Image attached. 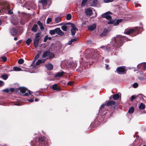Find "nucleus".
<instances>
[{
  "instance_id": "obj_1",
  "label": "nucleus",
  "mask_w": 146,
  "mask_h": 146,
  "mask_svg": "<svg viewBox=\"0 0 146 146\" xmlns=\"http://www.w3.org/2000/svg\"><path fill=\"white\" fill-rule=\"evenodd\" d=\"M124 37L122 36H117L112 38L110 44H108L106 46H102L100 48H104L105 51H108L110 50L111 45H112V46H115L117 47H119L122 45L123 42L124 41Z\"/></svg>"
},
{
  "instance_id": "obj_2",
  "label": "nucleus",
  "mask_w": 146,
  "mask_h": 146,
  "mask_svg": "<svg viewBox=\"0 0 146 146\" xmlns=\"http://www.w3.org/2000/svg\"><path fill=\"white\" fill-rule=\"evenodd\" d=\"M142 28L139 27H135L132 29H128L125 30L124 32L125 34L127 35H132L133 36L141 32Z\"/></svg>"
},
{
  "instance_id": "obj_3",
  "label": "nucleus",
  "mask_w": 146,
  "mask_h": 146,
  "mask_svg": "<svg viewBox=\"0 0 146 146\" xmlns=\"http://www.w3.org/2000/svg\"><path fill=\"white\" fill-rule=\"evenodd\" d=\"M47 0H40V5H39V8L41 9H46L50 6V5L48 3Z\"/></svg>"
},
{
  "instance_id": "obj_4",
  "label": "nucleus",
  "mask_w": 146,
  "mask_h": 146,
  "mask_svg": "<svg viewBox=\"0 0 146 146\" xmlns=\"http://www.w3.org/2000/svg\"><path fill=\"white\" fill-rule=\"evenodd\" d=\"M95 51L93 49H88L87 51H85L84 53L87 58H93L95 55Z\"/></svg>"
},
{
  "instance_id": "obj_5",
  "label": "nucleus",
  "mask_w": 146,
  "mask_h": 146,
  "mask_svg": "<svg viewBox=\"0 0 146 146\" xmlns=\"http://www.w3.org/2000/svg\"><path fill=\"white\" fill-rule=\"evenodd\" d=\"M54 56V54L53 53L50 52L48 51H44L42 56L43 58L47 57V59H50L51 58H53Z\"/></svg>"
},
{
  "instance_id": "obj_6",
  "label": "nucleus",
  "mask_w": 146,
  "mask_h": 146,
  "mask_svg": "<svg viewBox=\"0 0 146 146\" xmlns=\"http://www.w3.org/2000/svg\"><path fill=\"white\" fill-rule=\"evenodd\" d=\"M19 90L22 93H25V96H28L29 94H31L32 92L29 91L27 88L25 87H20L19 88Z\"/></svg>"
},
{
  "instance_id": "obj_7",
  "label": "nucleus",
  "mask_w": 146,
  "mask_h": 146,
  "mask_svg": "<svg viewBox=\"0 0 146 146\" xmlns=\"http://www.w3.org/2000/svg\"><path fill=\"white\" fill-rule=\"evenodd\" d=\"M116 71L117 73L119 74H123L126 73L125 69L123 66L118 67Z\"/></svg>"
},
{
  "instance_id": "obj_8",
  "label": "nucleus",
  "mask_w": 146,
  "mask_h": 146,
  "mask_svg": "<svg viewBox=\"0 0 146 146\" xmlns=\"http://www.w3.org/2000/svg\"><path fill=\"white\" fill-rule=\"evenodd\" d=\"M71 26L72 27L71 30V34L73 36L75 35L76 31H78V29L73 24H71Z\"/></svg>"
},
{
  "instance_id": "obj_9",
  "label": "nucleus",
  "mask_w": 146,
  "mask_h": 146,
  "mask_svg": "<svg viewBox=\"0 0 146 146\" xmlns=\"http://www.w3.org/2000/svg\"><path fill=\"white\" fill-rule=\"evenodd\" d=\"M110 12H108L105 13L103 14L102 15V17L103 18H105L108 19H111V17L109 13H110Z\"/></svg>"
},
{
  "instance_id": "obj_10",
  "label": "nucleus",
  "mask_w": 146,
  "mask_h": 146,
  "mask_svg": "<svg viewBox=\"0 0 146 146\" xmlns=\"http://www.w3.org/2000/svg\"><path fill=\"white\" fill-rule=\"evenodd\" d=\"M45 61L44 59H39L36 62V63L35 66L34 65L33 66V68L34 69L36 68H37L36 66H38L40 64L44 63Z\"/></svg>"
},
{
  "instance_id": "obj_11",
  "label": "nucleus",
  "mask_w": 146,
  "mask_h": 146,
  "mask_svg": "<svg viewBox=\"0 0 146 146\" xmlns=\"http://www.w3.org/2000/svg\"><path fill=\"white\" fill-rule=\"evenodd\" d=\"M142 66L143 67L144 70L146 69V62L142 63L139 64L137 66V68L139 69H141Z\"/></svg>"
},
{
  "instance_id": "obj_12",
  "label": "nucleus",
  "mask_w": 146,
  "mask_h": 146,
  "mask_svg": "<svg viewBox=\"0 0 146 146\" xmlns=\"http://www.w3.org/2000/svg\"><path fill=\"white\" fill-rule=\"evenodd\" d=\"M96 27V25L95 23H94L93 24L88 26V29L90 31H92L94 29H95Z\"/></svg>"
},
{
  "instance_id": "obj_13",
  "label": "nucleus",
  "mask_w": 146,
  "mask_h": 146,
  "mask_svg": "<svg viewBox=\"0 0 146 146\" xmlns=\"http://www.w3.org/2000/svg\"><path fill=\"white\" fill-rule=\"evenodd\" d=\"M115 104V102L113 100H110L108 101L106 104V105L107 106H112Z\"/></svg>"
},
{
  "instance_id": "obj_14",
  "label": "nucleus",
  "mask_w": 146,
  "mask_h": 146,
  "mask_svg": "<svg viewBox=\"0 0 146 146\" xmlns=\"http://www.w3.org/2000/svg\"><path fill=\"white\" fill-rule=\"evenodd\" d=\"M56 33L60 35H64V33L59 28L56 29Z\"/></svg>"
},
{
  "instance_id": "obj_15",
  "label": "nucleus",
  "mask_w": 146,
  "mask_h": 146,
  "mask_svg": "<svg viewBox=\"0 0 146 146\" xmlns=\"http://www.w3.org/2000/svg\"><path fill=\"white\" fill-rule=\"evenodd\" d=\"M10 32L12 35H15L17 34V31L15 28H13L11 29Z\"/></svg>"
},
{
  "instance_id": "obj_16",
  "label": "nucleus",
  "mask_w": 146,
  "mask_h": 146,
  "mask_svg": "<svg viewBox=\"0 0 146 146\" xmlns=\"http://www.w3.org/2000/svg\"><path fill=\"white\" fill-rule=\"evenodd\" d=\"M46 68L48 70H51L53 68L52 65L50 63H48L46 65Z\"/></svg>"
},
{
  "instance_id": "obj_17",
  "label": "nucleus",
  "mask_w": 146,
  "mask_h": 146,
  "mask_svg": "<svg viewBox=\"0 0 146 146\" xmlns=\"http://www.w3.org/2000/svg\"><path fill=\"white\" fill-rule=\"evenodd\" d=\"M52 89L54 90L60 91V88L58 87L57 84H55L53 85L52 86Z\"/></svg>"
},
{
  "instance_id": "obj_18",
  "label": "nucleus",
  "mask_w": 146,
  "mask_h": 146,
  "mask_svg": "<svg viewBox=\"0 0 146 146\" xmlns=\"http://www.w3.org/2000/svg\"><path fill=\"white\" fill-rule=\"evenodd\" d=\"M85 13L87 15H91L92 14V11L90 9H87L86 10Z\"/></svg>"
},
{
  "instance_id": "obj_19",
  "label": "nucleus",
  "mask_w": 146,
  "mask_h": 146,
  "mask_svg": "<svg viewBox=\"0 0 146 146\" xmlns=\"http://www.w3.org/2000/svg\"><path fill=\"white\" fill-rule=\"evenodd\" d=\"M37 27L38 26L36 24L34 25L31 29V30L34 32H36L37 31Z\"/></svg>"
},
{
  "instance_id": "obj_20",
  "label": "nucleus",
  "mask_w": 146,
  "mask_h": 146,
  "mask_svg": "<svg viewBox=\"0 0 146 146\" xmlns=\"http://www.w3.org/2000/svg\"><path fill=\"white\" fill-rule=\"evenodd\" d=\"M40 33H36L35 35V39L39 40L40 38Z\"/></svg>"
},
{
  "instance_id": "obj_21",
  "label": "nucleus",
  "mask_w": 146,
  "mask_h": 146,
  "mask_svg": "<svg viewBox=\"0 0 146 146\" xmlns=\"http://www.w3.org/2000/svg\"><path fill=\"white\" fill-rule=\"evenodd\" d=\"M64 72L63 71H61L58 72L55 75L56 78H58L64 74Z\"/></svg>"
},
{
  "instance_id": "obj_22",
  "label": "nucleus",
  "mask_w": 146,
  "mask_h": 146,
  "mask_svg": "<svg viewBox=\"0 0 146 146\" xmlns=\"http://www.w3.org/2000/svg\"><path fill=\"white\" fill-rule=\"evenodd\" d=\"M39 40L34 39V44L35 48H37L38 45Z\"/></svg>"
},
{
  "instance_id": "obj_23",
  "label": "nucleus",
  "mask_w": 146,
  "mask_h": 146,
  "mask_svg": "<svg viewBox=\"0 0 146 146\" xmlns=\"http://www.w3.org/2000/svg\"><path fill=\"white\" fill-rule=\"evenodd\" d=\"M37 24L40 27V29L41 30H43L44 29L43 26V24L41 22L39 21L37 22Z\"/></svg>"
},
{
  "instance_id": "obj_24",
  "label": "nucleus",
  "mask_w": 146,
  "mask_h": 146,
  "mask_svg": "<svg viewBox=\"0 0 146 146\" xmlns=\"http://www.w3.org/2000/svg\"><path fill=\"white\" fill-rule=\"evenodd\" d=\"M77 39V38H75L71 39L68 42V44L70 45L73 43V42H75L76 41Z\"/></svg>"
},
{
  "instance_id": "obj_25",
  "label": "nucleus",
  "mask_w": 146,
  "mask_h": 146,
  "mask_svg": "<svg viewBox=\"0 0 146 146\" xmlns=\"http://www.w3.org/2000/svg\"><path fill=\"white\" fill-rule=\"evenodd\" d=\"M113 99L115 100H118L119 97V95L118 94H115L113 95Z\"/></svg>"
},
{
  "instance_id": "obj_26",
  "label": "nucleus",
  "mask_w": 146,
  "mask_h": 146,
  "mask_svg": "<svg viewBox=\"0 0 146 146\" xmlns=\"http://www.w3.org/2000/svg\"><path fill=\"white\" fill-rule=\"evenodd\" d=\"M145 105L142 103H141L140 105L139 106V108L140 110L144 109L145 108Z\"/></svg>"
},
{
  "instance_id": "obj_27",
  "label": "nucleus",
  "mask_w": 146,
  "mask_h": 146,
  "mask_svg": "<svg viewBox=\"0 0 146 146\" xmlns=\"http://www.w3.org/2000/svg\"><path fill=\"white\" fill-rule=\"evenodd\" d=\"M61 18L60 17H57L55 19L54 23H59L61 21Z\"/></svg>"
},
{
  "instance_id": "obj_28",
  "label": "nucleus",
  "mask_w": 146,
  "mask_h": 146,
  "mask_svg": "<svg viewBox=\"0 0 146 146\" xmlns=\"http://www.w3.org/2000/svg\"><path fill=\"white\" fill-rule=\"evenodd\" d=\"M134 108L133 107H130L129 109L128 112L129 113H132L134 112Z\"/></svg>"
},
{
  "instance_id": "obj_29",
  "label": "nucleus",
  "mask_w": 146,
  "mask_h": 146,
  "mask_svg": "<svg viewBox=\"0 0 146 146\" xmlns=\"http://www.w3.org/2000/svg\"><path fill=\"white\" fill-rule=\"evenodd\" d=\"M108 32V30L105 29L103 31V32L101 34V36L106 35L107 34V33Z\"/></svg>"
},
{
  "instance_id": "obj_30",
  "label": "nucleus",
  "mask_w": 146,
  "mask_h": 146,
  "mask_svg": "<svg viewBox=\"0 0 146 146\" xmlns=\"http://www.w3.org/2000/svg\"><path fill=\"white\" fill-rule=\"evenodd\" d=\"M140 96H141V97H142V95H138L137 96H134V95L132 96H131V101H133V100L134 99H135L137 97H139Z\"/></svg>"
},
{
  "instance_id": "obj_31",
  "label": "nucleus",
  "mask_w": 146,
  "mask_h": 146,
  "mask_svg": "<svg viewBox=\"0 0 146 146\" xmlns=\"http://www.w3.org/2000/svg\"><path fill=\"white\" fill-rule=\"evenodd\" d=\"M56 33V29L54 30H50V31H49L50 34L52 35L55 34Z\"/></svg>"
},
{
  "instance_id": "obj_32",
  "label": "nucleus",
  "mask_w": 146,
  "mask_h": 146,
  "mask_svg": "<svg viewBox=\"0 0 146 146\" xmlns=\"http://www.w3.org/2000/svg\"><path fill=\"white\" fill-rule=\"evenodd\" d=\"M13 69L14 71H20L22 70L21 68L17 67H13Z\"/></svg>"
},
{
  "instance_id": "obj_33",
  "label": "nucleus",
  "mask_w": 146,
  "mask_h": 146,
  "mask_svg": "<svg viewBox=\"0 0 146 146\" xmlns=\"http://www.w3.org/2000/svg\"><path fill=\"white\" fill-rule=\"evenodd\" d=\"M32 41V40L31 38H28L26 41V43L28 45H29Z\"/></svg>"
},
{
  "instance_id": "obj_34",
  "label": "nucleus",
  "mask_w": 146,
  "mask_h": 146,
  "mask_svg": "<svg viewBox=\"0 0 146 146\" xmlns=\"http://www.w3.org/2000/svg\"><path fill=\"white\" fill-rule=\"evenodd\" d=\"M67 27L66 25H63L61 27V29L64 31H66L67 30Z\"/></svg>"
},
{
  "instance_id": "obj_35",
  "label": "nucleus",
  "mask_w": 146,
  "mask_h": 146,
  "mask_svg": "<svg viewBox=\"0 0 146 146\" xmlns=\"http://www.w3.org/2000/svg\"><path fill=\"white\" fill-rule=\"evenodd\" d=\"M1 76L4 80H7L8 77V76L7 74L2 75Z\"/></svg>"
},
{
  "instance_id": "obj_36",
  "label": "nucleus",
  "mask_w": 146,
  "mask_h": 146,
  "mask_svg": "<svg viewBox=\"0 0 146 146\" xmlns=\"http://www.w3.org/2000/svg\"><path fill=\"white\" fill-rule=\"evenodd\" d=\"M72 17V16L70 14H67L66 16V18L67 20H70Z\"/></svg>"
},
{
  "instance_id": "obj_37",
  "label": "nucleus",
  "mask_w": 146,
  "mask_h": 146,
  "mask_svg": "<svg viewBox=\"0 0 146 146\" xmlns=\"http://www.w3.org/2000/svg\"><path fill=\"white\" fill-rule=\"evenodd\" d=\"M66 63H67V61H62L61 64L62 65L66 66V67H67V66H66Z\"/></svg>"
},
{
  "instance_id": "obj_38",
  "label": "nucleus",
  "mask_w": 146,
  "mask_h": 146,
  "mask_svg": "<svg viewBox=\"0 0 146 146\" xmlns=\"http://www.w3.org/2000/svg\"><path fill=\"white\" fill-rule=\"evenodd\" d=\"M87 0H82L81 5L82 6H85V3L87 2Z\"/></svg>"
},
{
  "instance_id": "obj_39",
  "label": "nucleus",
  "mask_w": 146,
  "mask_h": 146,
  "mask_svg": "<svg viewBox=\"0 0 146 146\" xmlns=\"http://www.w3.org/2000/svg\"><path fill=\"white\" fill-rule=\"evenodd\" d=\"M52 21V19L50 18H49L47 19L46 21V23L47 24H48L50 23V22H51Z\"/></svg>"
},
{
  "instance_id": "obj_40",
  "label": "nucleus",
  "mask_w": 146,
  "mask_h": 146,
  "mask_svg": "<svg viewBox=\"0 0 146 146\" xmlns=\"http://www.w3.org/2000/svg\"><path fill=\"white\" fill-rule=\"evenodd\" d=\"M23 62H24V60L23 59H19L18 61V63L21 64L23 63Z\"/></svg>"
},
{
  "instance_id": "obj_41",
  "label": "nucleus",
  "mask_w": 146,
  "mask_h": 146,
  "mask_svg": "<svg viewBox=\"0 0 146 146\" xmlns=\"http://www.w3.org/2000/svg\"><path fill=\"white\" fill-rule=\"evenodd\" d=\"M113 1V0H104V2L105 3H108L112 2Z\"/></svg>"
},
{
  "instance_id": "obj_42",
  "label": "nucleus",
  "mask_w": 146,
  "mask_h": 146,
  "mask_svg": "<svg viewBox=\"0 0 146 146\" xmlns=\"http://www.w3.org/2000/svg\"><path fill=\"white\" fill-rule=\"evenodd\" d=\"M1 58L3 62L6 61L7 59V58L5 56H2Z\"/></svg>"
},
{
  "instance_id": "obj_43",
  "label": "nucleus",
  "mask_w": 146,
  "mask_h": 146,
  "mask_svg": "<svg viewBox=\"0 0 146 146\" xmlns=\"http://www.w3.org/2000/svg\"><path fill=\"white\" fill-rule=\"evenodd\" d=\"M39 54H37L35 56V57L34 60V62H35V61L38 58H39Z\"/></svg>"
},
{
  "instance_id": "obj_44",
  "label": "nucleus",
  "mask_w": 146,
  "mask_h": 146,
  "mask_svg": "<svg viewBox=\"0 0 146 146\" xmlns=\"http://www.w3.org/2000/svg\"><path fill=\"white\" fill-rule=\"evenodd\" d=\"M138 86V84L137 83H135L133 85V87L134 88H136Z\"/></svg>"
},
{
  "instance_id": "obj_45",
  "label": "nucleus",
  "mask_w": 146,
  "mask_h": 146,
  "mask_svg": "<svg viewBox=\"0 0 146 146\" xmlns=\"http://www.w3.org/2000/svg\"><path fill=\"white\" fill-rule=\"evenodd\" d=\"M10 90L8 88H6L2 90L3 92H5L7 93L9 92Z\"/></svg>"
},
{
  "instance_id": "obj_46",
  "label": "nucleus",
  "mask_w": 146,
  "mask_h": 146,
  "mask_svg": "<svg viewBox=\"0 0 146 146\" xmlns=\"http://www.w3.org/2000/svg\"><path fill=\"white\" fill-rule=\"evenodd\" d=\"M48 39V36L46 35L44 37V42H45Z\"/></svg>"
},
{
  "instance_id": "obj_47",
  "label": "nucleus",
  "mask_w": 146,
  "mask_h": 146,
  "mask_svg": "<svg viewBox=\"0 0 146 146\" xmlns=\"http://www.w3.org/2000/svg\"><path fill=\"white\" fill-rule=\"evenodd\" d=\"M45 139V138L44 137H41L40 138H39V140L40 141H44Z\"/></svg>"
},
{
  "instance_id": "obj_48",
  "label": "nucleus",
  "mask_w": 146,
  "mask_h": 146,
  "mask_svg": "<svg viewBox=\"0 0 146 146\" xmlns=\"http://www.w3.org/2000/svg\"><path fill=\"white\" fill-rule=\"evenodd\" d=\"M4 83L3 81L0 80V86L4 85Z\"/></svg>"
},
{
  "instance_id": "obj_49",
  "label": "nucleus",
  "mask_w": 146,
  "mask_h": 146,
  "mask_svg": "<svg viewBox=\"0 0 146 146\" xmlns=\"http://www.w3.org/2000/svg\"><path fill=\"white\" fill-rule=\"evenodd\" d=\"M114 21L113 20H111L108 23V24H113V23Z\"/></svg>"
},
{
  "instance_id": "obj_50",
  "label": "nucleus",
  "mask_w": 146,
  "mask_h": 146,
  "mask_svg": "<svg viewBox=\"0 0 146 146\" xmlns=\"http://www.w3.org/2000/svg\"><path fill=\"white\" fill-rule=\"evenodd\" d=\"M69 65H70V67L71 66H72V67H74V68H75L76 66V65H74V66H73V65H72V64L71 63H69Z\"/></svg>"
},
{
  "instance_id": "obj_51",
  "label": "nucleus",
  "mask_w": 146,
  "mask_h": 146,
  "mask_svg": "<svg viewBox=\"0 0 146 146\" xmlns=\"http://www.w3.org/2000/svg\"><path fill=\"white\" fill-rule=\"evenodd\" d=\"M28 101L30 102H32L34 101V100L32 99H31L29 100Z\"/></svg>"
},
{
  "instance_id": "obj_52",
  "label": "nucleus",
  "mask_w": 146,
  "mask_h": 146,
  "mask_svg": "<svg viewBox=\"0 0 146 146\" xmlns=\"http://www.w3.org/2000/svg\"><path fill=\"white\" fill-rule=\"evenodd\" d=\"M73 84V82H68V85H71Z\"/></svg>"
},
{
  "instance_id": "obj_53",
  "label": "nucleus",
  "mask_w": 146,
  "mask_h": 146,
  "mask_svg": "<svg viewBox=\"0 0 146 146\" xmlns=\"http://www.w3.org/2000/svg\"><path fill=\"white\" fill-rule=\"evenodd\" d=\"M14 89L13 88H11L10 89V90L11 92H14Z\"/></svg>"
},
{
  "instance_id": "obj_54",
  "label": "nucleus",
  "mask_w": 146,
  "mask_h": 146,
  "mask_svg": "<svg viewBox=\"0 0 146 146\" xmlns=\"http://www.w3.org/2000/svg\"><path fill=\"white\" fill-rule=\"evenodd\" d=\"M11 22H12V23H13L14 25H17L18 23L17 22H16V23H13V21H12Z\"/></svg>"
},
{
  "instance_id": "obj_55",
  "label": "nucleus",
  "mask_w": 146,
  "mask_h": 146,
  "mask_svg": "<svg viewBox=\"0 0 146 146\" xmlns=\"http://www.w3.org/2000/svg\"><path fill=\"white\" fill-rule=\"evenodd\" d=\"M105 104H102L101 106V108H104V106H105Z\"/></svg>"
},
{
  "instance_id": "obj_56",
  "label": "nucleus",
  "mask_w": 146,
  "mask_h": 146,
  "mask_svg": "<svg viewBox=\"0 0 146 146\" xmlns=\"http://www.w3.org/2000/svg\"><path fill=\"white\" fill-rule=\"evenodd\" d=\"M9 13L10 14H11L13 13V12H11V11H9Z\"/></svg>"
},
{
  "instance_id": "obj_57",
  "label": "nucleus",
  "mask_w": 146,
  "mask_h": 146,
  "mask_svg": "<svg viewBox=\"0 0 146 146\" xmlns=\"http://www.w3.org/2000/svg\"><path fill=\"white\" fill-rule=\"evenodd\" d=\"M121 19H120V20H117V22H121Z\"/></svg>"
},
{
  "instance_id": "obj_58",
  "label": "nucleus",
  "mask_w": 146,
  "mask_h": 146,
  "mask_svg": "<svg viewBox=\"0 0 146 146\" xmlns=\"http://www.w3.org/2000/svg\"><path fill=\"white\" fill-rule=\"evenodd\" d=\"M14 105H18V106L20 105V104L19 103H16V104H14Z\"/></svg>"
},
{
  "instance_id": "obj_59",
  "label": "nucleus",
  "mask_w": 146,
  "mask_h": 146,
  "mask_svg": "<svg viewBox=\"0 0 146 146\" xmlns=\"http://www.w3.org/2000/svg\"><path fill=\"white\" fill-rule=\"evenodd\" d=\"M51 39L52 38L51 37L48 36V39H49V40H51Z\"/></svg>"
},
{
  "instance_id": "obj_60",
  "label": "nucleus",
  "mask_w": 146,
  "mask_h": 146,
  "mask_svg": "<svg viewBox=\"0 0 146 146\" xmlns=\"http://www.w3.org/2000/svg\"><path fill=\"white\" fill-rule=\"evenodd\" d=\"M105 61L106 62H109V60L108 59H107L105 60Z\"/></svg>"
},
{
  "instance_id": "obj_61",
  "label": "nucleus",
  "mask_w": 146,
  "mask_h": 146,
  "mask_svg": "<svg viewBox=\"0 0 146 146\" xmlns=\"http://www.w3.org/2000/svg\"><path fill=\"white\" fill-rule=\"evenodd\" d=\"M108 66H109L108 65H106V69H108Z\"/></svg>"
},
{
  "instance_id": "obj_62",
  "label": "nucleus",
  "mask_w": 146,
  "mask_h": 146,
  "mask_svg": "<svg viewBox=\"0 0 146 146\" xmlns=\"http://www.w3.org/2000/svg\"><path fill=\"white\" fill-rule=\"evenodd\" d=\"M17 37H15L14 38V40H17Z\"/></svg>"
},
{
  "instance_id": "obj_63",
  "label": "nucleus",
  "mask_w": 146,
  "mask_h": 146,
  "mask_svg": "<svg viewBox=\"0 0 146 146\" xmlns=\"http://www.w3.org/2000/svg\"><path fill=\"white\" fill-rule=\"evenodd\" d=\"M35 100L36 102H37L38 101V99L37 98H36L35 99Z\"/></svg>"
},
{
  "instance_id": "obj_64",
  "label": "nucleus",
  "mask_w": 146,
  "mask_h": 146,
  "mask_svg": "<svg viewBox=\"0 0 146 146\" xmlns=\"http://www.w3.org/2000/svg\"><path fill=\"white\" fill-rule=\"evenodd\" d=\"M40 54V51H38V54H39V55Z\"/></svg>"
}]
</instances>
